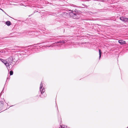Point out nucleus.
Wrapping results in <instances>:
<instances>
[{"label":"nucleus","mask_w":128,"mask_h":128,"mask_svg":"<svg viewBox=\"0 0 128 128\" xmlns=\"http://www.w3.org/2000/svg\"><path fill=\"white\" fill-rule=\"evenodd\" d=\"M43 82H41L40 87V90L41 94L39 96L41 98L46 97V94L44 93L45 90L44 86V84Z\"/></svg>","instance_id":"nucleus-1"},{"label":"nucleus","mask_w":128,"mask_h":128,"mask_svg":"<svg viewBox=\"0 0 128 128\" xmlns=\"http://www.w3.org/2000/svg\"><path fill=\"white\" fill-rule=\"evenodd\" d=\"M14 58V56H11L7 59V62L9 64V66H10V65H11V67H12V66L14 65V63H13V58Z\"/></svg>","instance_id":"nucleus-2"},{"label":"nucleus","mask_w":128,"mask_h":128,"mask_svg":"<svg viewBox=\"0 0 128 128\" xmlns=\"http://www.w3.org/2000/svg\"><path fill=\"white\" fill-rule=\"evenodd\" d=\"M67 42V40H61L60 41L54 43V44L55 45L54 46H60L61 45L64 44Z\"/></svg>","instance_id":"nucleus-3"},{"label":"nucleus","mask_w":128,"mask_h":128,"mask_svg":"<svg viewBox=\"0 0 128 128\" xmlns=\"http://www.w3.org/2000/svg\"><path fill=\"white\" fill-rule=\"evenodd\" d=\"M63 36H50L48 38V42H52L53 40H55L57 39H59L60 38V37H62Z\"/></svg>","instance_id":"nucleus-4"},{"label":"nucleus","mask_w":128,"mask_h":128,"mask_svg":"<svg viewBox=\"0 0 128 128\" xmlns=\"http://www.w3.org/2000/svg\"><path fill=\"white\" fill-rule=\"evenodd\" d=\"M30 47V48H31V50L33 51V52H37L36 50L38 48V47H36V46H34V45H32L28 46V47Z\"/></svg>","instance_id":"nucleus-5"},{"label":"nucleus","mask_w":128,"mask_h":128,"mask_svg":"<svg viewBox=\"0 0 128 128\" xmlns=\"http://www.w3.org/2000/svg\"><path fill=\"white\" fill-rule=\"evenodd\" d=\"M0 60L6 66L7 68L8 69V68L9 64L8 63L7 61L6 60H4L2 58H0Z\"/></svg>","instance_id":"nucleus-6"},{"label":"nucleus","mask_w":128,"mask_h":128,"mask_svg":"<svg viewBox=\"0 0 128 128\" xmlns=\"http://www.w3.org/2000/svg\"><path fill=\"white\" fill-rule=\"evenodd\" d=\"M120 19L124 22H128V18H125V17H120Z\"/></svg>","instance_id":"nucleus-7"},{"label":"nucleus","mask_w":128,"mask_h":128,"mask_svg":"<svg viewBox=\"0 0 128 128\" xmlns=\"http://www.w3.org/2000/svg\"><path fill=\"white\" fill-rule=\"evenodd\" d=\"M4 102L2 101H0V112L4 108Z\"/></svg>","instance_id":"nucleus-8"},{"label":"nucleus","mask_w":128,"mask_h":128,"mask_svg":"<svg viewBox=\"0 0 128 128\" xmlns=\"http://www.w3.org/2000/svg\"><path fill=\"white\" fill-rule=\"evenodd\" d=\"M79 18V16L78 13L76 12L74 16H73V18L74 19H78Z\"/></svg>","instance_id":"nucleus-9"},{"label":"nucleus","mask_w":128,"mask_h":128,"mask_svg":"<svg viewBox=\"0 0 128 128\" xmlns=\"http://www.w3.org/2000/svg\"><path fill=\"white\" fill-rule=\"evenodd\" d=\"M118 42L121 45H123L126 44V42L122 40H118Z\"/></svg>","instance_id":"nucleus-10"},{"label":"nucleus","mask_w":128,"mask_h":128,"mask_svg":"<svg viewBox=\"0 0 128 128\" xmlns=\"http://www.w3.org/2000/svg\"><path fill=\"white\" fill-rule=\"evenodd\" d=\"M31 32L32 33V34H34L36 36H38V35L36 34H40V31H39V32Z\"/></svg>","instance_id":"nucleus-11"},{"label":"nucleus","mask_w":128,"mask_h":128,"mask_svg":"<svg viewBox=\"0 0 128 128\" xmlns=\"http://www.w3.org/2000/svg\"><path fill=\"white\" fill-rule=\"evenodd\" d=\"M14 58H13V62H14V63L15 62H16L17 61V59H16V58H17L18 57V56L16 55H15V56H14Z\"/></svg>","instance_id":"nucleus-12"},{"label":"nucleus","mask_w":128,"mask_h":128,"mask_svg":"<svg viewBox=\"0 0 128 128\" xmlns=\"http://www.w3.org/2000/svg\"><path fill=\"white\" fill-rule=\"evenodd\" d=\"M6 24L8 26H10L11 24V23L10 21H7L6 22Z\"/></svg>","instance_id":"nucleus-13"},{"label":"nucleus","mask_w":128,"mask_h":128,"mask_svg":"<svg viewBox=\"0 0 128 128\" xmlns=\"http://www.w3.org/2000/svg\"><path fill=\"white\" fill-rule=\"evenodd\" d=\"M75 13H74V12H70L69 15L70 16H72L73 17V16H74Z\"/></svg>","instance_id":"nucleus-14"},{"label":"nucleus","mask_w":128,"mask_h":128,"mask_svg":"<svg viewBox=\"0 0 128 128\" xmlns=\"http://www.w3.org/2000/svg\"><path fill=\"white\" fill-rule=\"evenodd\" d=\"M99 59H100V58L101 57V54H102V52H101V50L100 49L99 50Z\"/></svg>","instance_id":"nucleus-15"},{"label":"nucleus","mask_w":128,"mask_h":128,"mask_svg":"<svg viewBox=\"0 0 128 128\" xmlns=\"http://www.w3.org/2000/svg\"><path fill=\"white\" fill-rule=\"evenodd\" d=\"M61 128H70L69 127H67V126L64 125L61 126Z\"/></svg>","instance_id":"nucleus-16"},{"label":"nucleus","mask_w":128,"mask_h":128,"mask_svg":"<svg viewBox=\"0 0 128 128\" xmlns=\"http://www.w3.org/2000/svg\"><path fill=\"white\" fill-rule=\"evenodd\" d=\"M53 45H50V46H46V48H50V47L52 48L53 47Z\"/></svg>","instance_id":"nucleus-17"},{"label":"nucleus","mask_w":128,"mask_h":128,"mask_svg":"<svg viewBox=\"0 0 128 128\" xmlns=\"http://www.w3.org/2000/svg\"><path fill=\"white\" fill-rule=\"evenodd\" d=\"M13 72L12 70H10V75H12L13 74Z\"/></svg>","instance_id":"nucleus-18"},{"label":"nucleus","mask_w":128,"mask_h":128,"mask_svg":"<svg viewBox=\"0 0 128 128\" xmlns=\"http://www.w3.org/2000/svg\"><path fill=\"white\" fill-rule=\"evenodd\" d=\"M0 10H2V11H3V12H4V13H5L7 15H8V14H6V12H4V11L3 10H2V9H1V8H0Z\"/></svg>","instance_id":"nucleus-19"},{"label":"nucleus","mask_w":128,"mask_h":128,"mask_svg":"<svg viewBox=\"0 0 128 128\" xmlns=\"http://www.w3.org/2000/svg\"><path fill=\"white\" fill-rule=\"evenodd\" d=\"M70 12H74V11H73L72 10H69Z\"/></svg>","instance_id":"nucleus-20"},{"label":"nucleus","mask_w":128,"mask_h":128,"mask_svg":"<svg viewBox=\"0 0 128 128\" xmlns=\"http://www.w3.org/2000/svg\"><path fill=\"white\" fill-rule=\"evenodd\" d=\"M16 47L17 48V49H18L19 48H20V47L18 46H16Z\"/></svg>","instance_id":"nucleus-21"},{"label":"nucleus","mask_w":128,"mask_h":128,"mask_svg":"<svg viewBox=\"0 0 128 128\" xmlns=\"http://www.w3.org/2000/svg\"><path fill=\"white\" fill-rule=\"evenodd\" d=\"M38 12V11H37V10H35V11H34V13H33V14H34V13H35V12Z\"/></svg>","instance_id":"nucleus-22"},{"label":"nucleus","mask_w":128,"mask_h":128,"mask_svg":"<svg viewBox=\"0 0 128 128\" xmlns=\"http://www.w3.org/2000/svg\"><path fill=\"white\" fill-rule=\"evenodd\" d=\"M34 7L36 8V9H37V8H38V7L37 6H35V7Z\"/></svg>","instance_id":"nucleus-23"},{"label":"nucleus","mask_w":128,"mask_h":128,"mask_svg":"<svg viewBox=\"0 0 128 128\" xmlns=\"http://www.w3.org/2000/svg\"><path fill=\"white\" fill-rule=\"evenodd\" d=\"M99 10V11H101L102 10Z\"/></svg>","instance_id":"nucleus-24"},{"label":"nucleus","mask_w":128,"mask_h":128,"mask_svg":"<svg viewBox=\"0 0 128 128\" xmlns=\"http://www.w3.org/2000/svg\"><path fill=\"white\" fill-rule=\"evenodd\" d=\"M84 5V7H86V5Z\"/></svg>","instance_id":"nucleus-25"},{"label":"nucleus","mask_w":128,"mask_h":128,"mask_svg":"<svg viewBox=\"0 0 128 128\" xmlns=\"http://www.w3.org/2000/svg\"><path fill=\"white\" fill-rule=\"evenodd\" d=\"M9 66H8V68H9ZM8 68V69H10V67H9V68Z\"/></svg>","instance_id":"nucleus-26"},{"label":"nucleus","mask_w":128,"mask_h":128,"mask_svg":"<svg viewBox=\"0 0 128 128\" xmlns=\"http://www.w3.org/2000/svg\"><path fill=\"white\" fill-rule=\"evenodd\" d=\"M49 49L52 50V48H49Z\"/></svg>","instance_id":"nucleus-27"},{"label":"nucleus","mask_w":128,"mask_h":128,"mask_svg":"<svg viewBox=\"0 0 128 128\" xmlns=\"http://www.w3.org/2000/svg\"><path fill=\"white\" fill-rule=\"evenodd\" d=\"M10 106V107H11V106Z\"/></svg>","instance_id":"nucleus-28"},{"label":"nucleus","mask_w":128,"mask_h":128,"mask_svg":"<svg viewBox=\"0 0 128 128\" xmlns=\"http://www.w3.org/2000/svg\"><path fill=\"white\" fill-rule=\"evenodd\" d=\"M90 0H87V1H89Z\"/></svg>","instance_id":"nucleus-29"},{"label":"nucleus","mask_w":128,"mask_h":128,"mask_svg":"<svg viewBox=\"0 0 128 128\" xmlns=\"http://www.w3.org/2000/svg\"><path fill=\"white\" fill-rule=\"evenodd\" d=\"M57 110H58V108L57 107Z\"/></svg>","instance_id":"nucleus-30"},{"label":"nucleus","mask_w":128,"mask_h":128,"mask_svg":"<svg viewBox=\"0 0 128 128\" xmlns=\"http://www.w3.org/2000/svg\"><path fill=\"white\" fill-rule=\"evenodd\" d=\"M1 52L0 51V53Z\"/></svg>","instance_id":"nucleus-31"},{"label":"nucleus","mask_w":128,"mask_h":128,"mask_svg":"<svg viewBox=\"0 0 128 128\" xmlns=\"http://www.w3.org/2000/svg\"><path fill=\"white\" fill-rule=\"evenodd\" d=\"M128 127L127 128H128Z\"/></svg>","instance_id":"nucleus-32"}]
</instances>
